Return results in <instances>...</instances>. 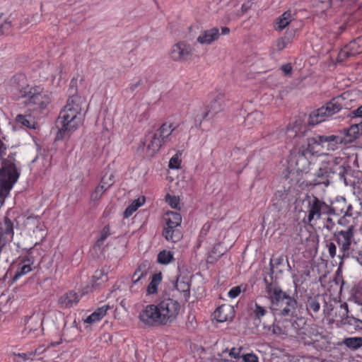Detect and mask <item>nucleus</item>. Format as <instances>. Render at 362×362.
I'll return each mask as SVG.
<instances>
[{"label": "nucleus", "instance_id": "53", "mask_svg": "<svg viewBox=\"0 0 362 362\" xmlns=\"http://www.w3.org/2000/svg\"><path fill=\"white\" fill-rule=\"evenodd\" d=\"M244 362H258V358L255 354H247L243 356Z\"/></svg>", "mask_w": 362, "mask_h": 362}, {"label": "nucleus", "instance_id": "39", "mask_svg": "<svg viewBox=\"0 0 362 362\" xmlns=\"http://www.w3.org/2000/svg\"><path fill=\"white\" fill-rule=\"evenodd\" d=\"M251 309L255 318L259 320L262 317L264 316L267 312L264 307H262L257 303H255L254 307H252Z\"/></svg>", "mask_w": 362, "mask_h": 362}, {"label": "nucleus", "instance_id": "13", "mask_svg": "<svg viewBox=\"0 0 362 362\" xmlns=\"http://www.w3.org/2000/svg\"><path fill=\"white\" fill-rule=\"evenodd\" d=\"M170 59L175 62H185L191 59L192 49L191 45L185 41L173 45L169 53Z\"/></svg>", "mask_w": 362, "mask_h": 362}, {"label": "nucleus", "instance_id": "17", "mask_svg": "<svg viewBox=\"0 0 362 362\" xmlns=\"http://www.w3.org/2000/svg\"><path fill=\"white\" fill-rule=\"evenodd\" d=\"M214 317L218 322L231 320L234 317L233 308L228 305H222L214 311Z\"/></svg>", "mask_w": 362, "mask_h": 362}, {"label": "nucleus", "instance_id": "55", "mask_svg": "<svg viewBox=\"0 0 362 362\" xmlns=\"http://www.w3.org/2000/svg\"><path fill=\"white\" fill-rule=\"evenodd\" d=\"M334 226V222L332 218L330 217H327L326 219V222L324 225V228H325L328 231H332Z\"/></svg>", "mask_w": 362, "mask_h": 362}, {"label": "nucleus", "instance_id": "64", "mask_svg": "<svg viewBox=\"0 0 362 362\" xmlns=\"http://www.w3.org/2000/svg\"><path fill=\"white\" fill-rule=\"evenodd\" d=\"M251 6H252V3H250V1H247L245 4H243L241 7L242 13H244L247 12L251 8Z\"/></svg>", "mask_w": 362, "mask_h": 362}, {"label": "nucleus", "instance_id": "45", "mask_svg": "<svg viewBox=\"0 0 362 362\" xmlns=\"http://www.w3.org/2000/svg\"><path fill=\"white\" fill-rule=\"evenodd\" d=\"M166 201L172 208L177 209L180 203V199L178 197L167 194Z\"/></svg>", "mask_w": 362, "mask_h": 362}, {"label": "nucleus", "instance_id": "2", "mask_svg": "<svg viewBox=\"0 0 362 362\" xmlns=\"http://www.w3.org/2000/svg\"><path fill=\"white\" fill-rule=\"evenodd\" d=\"M293 161L295 163V169L290 171L285 176L286 179H290L291 182L301 189L310 185L320 184L326 186L329 185L328 180H318L316 175L315 178L312 177V175L309 171L310 163L303 151L298 152L294 156Z\"/></svg>", "mask_w": 362, "mask_h": 362}, {"label": "nucleus", "instance_id": "41", "mask_svg": "<svg viewBox=\"0 0 362 362\" xmlns=\"http://www.w3.org/2000/svg\"><path fill=\"white\" fill-rule=\"evenodd\" d=\"M151 263L147 261H143L136 268V271L140 273L143 276H146L148 269H150Z\"/></svg>", "mask_w": 362, "mask_h": 362}, {"label": "nucleus", "instance_id": "61", "mask_svg": "<svg viewBox=\"0 0 362 362\" xmlns=\"http://www.w3.org/2000/svg\"><path fill=\"white\" fill-rule=\"evenodd\" d=\"M103 276L104 272L103 270H96L93 276V281H96L98 280H103Z\"/></svg>", "mask_w": 362, "mask_h": 362}, {"label": "nucleus", "instance_id": "28", "mask_svg": "<svg viewBox=\"0 0 362 362\" xmlns=\"http://www.w3.org/2000/svg\"><path fill=\"white\" fill-rule=\"evenodd\" d=\"M162 280L161 273L154 274L152 276L151 282L148 284L146 292L148 295L156 294L158 292V286L160 284Z\"/></svg>", "mask_w": 362, "mask_h": 362}, {"label": "nucleus", "instance_id": "3", "mask_svg": "<svg viewBox=\"0 0 362 362\" xmlns=\"http://www.w3.org/2000/svg\"><path fill=\"white\" fill-rule=\"evenodd\" d=\"M349 171H351V167L344 158L331 157L327 161L322 163L315 175L318 180H328L329 184L334 180H339L348 185L346 175Z\"/></svg>", "mask_w": 362, "mask_h": 362}, {"label": "nucleus", "instance_id": "4", "mask_svg": "<svg viewBox=\"0 0 362 362\" xmlns=\"http://www.w3.org/2000/svg\"><path fill=\"white\" fill-rule=\"evenodd\" d=\"M268 294L274 310L279 312V315L292 318L297 317L298 301L295 298L278 287L269 288Z\"/></svg>", "mask_w": 362, "mask_h": 362}, {"label": "nucleus", "instance_id": "5", "mask_svg": "<svg viewBox=\"0 0 362 362\" xmlns=\"http://www.w3.org/2000/svg\"><path fill=\"white\" fill-rule=\"evenodd\" d=\"M20 173L16 168L14 158L12 156L2 162L0 168V206L4 202L13 185L17 182Z\"/></svg>", "mask_w": 362, "mask_h": 362}, {"label": "nucleus", "instance_id": "7", "mask_svg": "<svg viewBox=\"0 0 362 362\" xmlns=\"http://www.w3.org/2000/svg\"><path fill=\"white\" fill-rule=\"evenodd\" d=\"M19 97L26 98L25 105L34 110H43L51 101L50 94L40 87H30L29 85L19 89Z\"/></svg>", "mask_w": 362, "mask_h": 362}, {"label": "nucleus", "instance_id": "56", "mask_svg": "<svg viewBox=\"0 0 362 362\" xmlns=\"http://www.w3.org/2000/svg\"><path fill=\"white\" fill-rule=\"evenodd\" d=\"M143 277L144 276L140 273L135 270L132 276V281H133L134 284H139V282Z\"/></svg>", "mask_w": 362, "mask_h": 362}, {"label": "nucleus", "instance_id": "43", "mask_svg": "<svg viewBox=\"0 0 362 362\" xmlns=\"http://www.w3.org/2000/svg\"><path fill=\"white\" fill-rule=\"evenodd\" d=\"M339 205H342L344 208H346L345 217L346 216H351L353 207L351 204H348L344 198L339 199Z\"/></svg>", "mask_w": 362, "mask_h": 362}, {"label": "nucleus", "instance_id": "37", "mask_svg": "<svg viewBox=\"0 0 362 362\" xmlns=\"http://www.w3.org/2000/svg\"><path fill=\"white\" fill-rule=\"evenodd\" d=\"M293 37V33H291V35H286L283 37H281L276 40V46L277 47L278 51L283 50L286 45L291 42V38Z\"/></svg>", "mask_w": 362, "mask_h": 362}, {"label": "nucleus", "instance_id": "52", "mask_svg": "<svg viewBox=\"0 0 362 362\" xmlns=\"http://www.w3.org/2000/svg\"><path fill=\"white\" fill-rule=\"evenodd\" d=\"M348 115L352 119L356 117H362V105L357 109L350 112Z\"/></svg>", "mask_w": 362, "mask_h": 362}, {"label": "nucleus", "instance_id": "10", "mask_svg": "<svg viewBox=\"0 0 362 362\" xmlns=\"http://www.w3.org/2000/svg\"><path fill=\"white\" fill-rule=\"evenodd\" d=\"M342 136L334 134H315L307 139V151L311 154L320 152L321 150L334 151L338 146L344 143Z\"/></svg>", "mask_w": 362, "mask_h": 362}, {"label": "nucleus", "instance_id": "6", "mask_svg": "<svg viewBox=\"0 0 362 362\" xmlns=\"http://www.w3.org/2000/svg\"><path fill=\"white\" fill-rule=\"evenodd\" d=\"M304 212L306 216L303 218L305 223L312 225L313 221L321 218L322 215H330V211H334L331 206L316 196L307 194L302 201Z\"/></svg>", "mask_w": 362, "mask_h": 362}, {"label": "nucleus", "instance_id": "35", "mask_svg": "<svg viewBox=\"0 0 362 362\" xmlns=\"http://www.w3.org/2000/svg\"><path fill=\"white\" fill-rule=\"evenodd\" d=\"M2 15H0V35L8 34L11 31V23L7 19H1Z\"/></svg>", "mask_w": 362, "mask_h": 362}, {"label": "nucleus", "instance_id": "42", "mask_svg": "<svg viewBox=\"0 0 362 362\" xmlns=\"http://www.w3.org/2000/svg\"><path fill=\"white\" fill-rule=\"evenodd\" d=\"M110 227L109 226H105L102 232L100 238L97 240L95 243V246L100 247L103 244L105 240L110 235Z\"/></svg>", "mask_w": 362, "mask_h": 362}, {"label": "nucleus", "instance_id": "31", "mask_svg": "<svg viewBox=\"0 0 362 362\" xmlns=\"http://www.w3.org/2000/svg\"><path fill=\"white\" fill-rule=\"evenodd\" d=\"M331 209H334V211H330V215H337L339 216L341 214H344V216L340 218L338 221V223L339 225L344 226L345 224V212H346V208H344L342 205H339V199L337 200L335 203L333 204V205H330Z\"/></svg>", "mask_w": 362, "mask_h": 362}, {"label": "nucleus", "instance_id": "22", "mask_svg": "<svg viewBox=\"0 0 362 362\" xmlns=\"http://www.w3.org/2000/svg\"><path fill=\"white\" fill-rule=\"evenodd\" d=\"M168 218H165L166 227L170 228H177L182 222L181 215L175 211H168L166 213Z\"/></svg>", "mask_w": 362, "mask_h": 362}, {"label": "nucleus", "instance_id": "14", "mask_svg": "<svg viewBox=\"0 0 362 362\" xmlns=\"http://www.w3.org/2000/svg\"><path fill=\"white\" fill-rule=\"evenodd\" d=\"M42 318L38 314L30 316L25 323V329L23 331L24 337L34 339L42 334Z\"/></svg>", "mask_w": 362, "mask_h": 362}, {"label": "nucleus", "instance_id": "33", "mask_svg": "<svg viewBox=\"0 0 362 362\" xmlns=\"http://www.w3.org/2000/svg\"><path fill=\"white\" fill-rule=\"evenodd\" d=\"M144 203V198H138L135 199L124 211V218H129L132 214L137 210Z\"/></svg>", "mask_w": 362, "mask_h": 362}, {"label": "nucleus", "instance_id": "26", "mask_svg": "<svg viewBox=\"0 0 362 362\" xmlns=\"http://www.w3.org/2000/svg\"><path fill=\"white\" fill-rule=\"evenodd\" d=\"M109 305H103L98 308L95 312H93L86 318V322L93 323L100 320L102 317H103L105 315L107 310L109 309Z\"/></svg>", "mask_w": 362, "mask_h": 362}, {"label": "nucleus", "instance_id": "32", "mask_svg": "<svg viewBox=\"0 0 362 362\" xmlns=\"http://www.w3.org/2000/svg\"><path fill=\"white\" fill-rule=\"evenodd\" d=\"M292 16L289 11L284 12L279 18L276 22L277 28L276 30L279 31L284 29L292 21Z\"/></svg>", "mask_w": 362, "mask_h": 362}, {"label": "nucleus", "instance_id": "57", "mask_svg": "<svg viewBox=\"0 0 362 362\" xmlns=\"http://www.w3.org/2000/svg\"><path fill=\"white\" fill-rule=\"evenodd\" d=\"M143 83V81L141 79H139L137 80L136 81L134 82V83H132L129 84V88L128 89L131 91V92H133L134 91L136 88H138L140 86H141Z\"/></svg>", "mask_w": 362, "mask_h": 362}, {"label": "nucleus", "instance_id": "34", "mask_svg": "<svg viewBox=\"0 0 362 362\" xmlns=\"http://www.w3.org/2000/svg\"><path fill=\"white\" fill-rule=\"evenodd\" d=\"M344 344L349 348L356 349L362 346V337H349L344 340Z\"/></svg>", "mask_w": 362, "mask_h": 362}, {"label": "nucleus", "instance_id": "19", "mask_svg": "<svg viewBox=\"0 0 362 362\" xmlns=\"http://www.w3.org/2000/svg\"><path fill=\"white\" fill-rule=\"evenodd\" d=\"M79 300L78 296L76 293L70 291L64 294L59 299V302L64 308H70L76 304Z\"/></svg>", "mask_w": 362, "mask_h": 362}, {"label": "nucleus", "instance_id": "59", "mask_svg": "<svg viewBox=\"0 0 362 362\" xmlns=\"http://www.w3.org/2000/svg\"><path fill=\"white\" fill-rule=\"evenodd\" d=\"M187 326L188 328L195 329L197 327V322L195 320V316H189L188 321L187 322Z\"/></svg>", "mask_w": 362, "mask_h": 362}, {"label": "nucleus", "instance_id": "38", "mask_svg": "<svg viewBox=\"0 0 362 362\" xmlns=\"http://www.w3.org/2000/svg\"><path fill=\"white\" fill-rule=\"evenodd\" d=\"M114 184V175L112 173L105 174L101 180L100 185L103 186L105 189H107Z\"/></svg>", "mask_w": 362, "mask_h": 362}, {"label": "nucleus", "instance_id": "62", "mask_svg": "<svg viewBox=\"0 0 362 362\" xmlns=\"http://www.w3.org/2000/svg\"><path fill=\"white\" fill-rule=\"evenodd\" d=\"M35 354L33 352H28V353H22L18 354V356L21 358L23 361H25L31 358Z\"/></svg>", "mask_w": 362, "mask_h": 362}, {"label": "nucleus", "instance_id": "27", "mask_svg": "<svg viewBox=\"0 0 362 362\" xmlns=\"http://www.w3.org/2000/svg\"><path fill=\"white\" fill-rule=\"evenodd\" d=\"M268 329L273 334L278 337L281 335H288L290 331L288 326H284V325L282 324V321H279L276 324H273L269 326Z\"/></svg>", "mask_w": 362, "mask_h": 362}, {"label": "nucleus", "instance_id": "20", "mask_svg": "<svg viewBox=\"0 0 362 362\" xmlns=\"http://www.w3.org/2000/svg\"><path fill=\"white\" fill-rule=\"evenodd\" d=\"M163 235L167 240H170L173 243L179 241L182 238L181 231L177 228H170L169 227H165L163 230Z\"/></svg>", "mask_w": 362, "mask_h": 362}, {"label": "nucleus", "instance_id": "36", "mask_svg": "<svg viewBox=\"0 0 362 362\" xmlns=\"http://www.w3.org/2000/svg\"><path fill=\"white\" fill-rule=\"evenodd\" d=\"M173 259V254L170 251L163 250L158 255V262L160 264H168Z\"/></svg>", "mask_w": 362, "mask_h": 362}, {"label": "nucleus", "instance_id": "46", "mask_svg": "<svg viewBox=\"0 0 362 362\" xmlns=\"http://www.w3.org/2000/svg\"><path fill=\"white\" fill-rule=\"evenodd\" d=\"M31 271V267L29 264H24L21 268L20 270L16 272L15 276H13V280H16L19 276L24 275Z\"/></svg>", "mask_w": 362, "mask_h": 362}, {"label": "nucleus", "instance_id": "8", "mask_svg": "<svg viewBox=\"0 0 362 362\" xmlns=\"http://www.w3.org/2000/svg\"><path fill=\"white\" fill-rule=\"evenodd\" d=\"M356 232L355 225L351 224L336 230L333 233V240L339 247L340 254L337 256L339 259V269H340L344 264V260L349 258L351 254V246L354 242V234Z\"/></svg>", "mask_w": 362, "mask_h": 362}, {"label": "nucleus", "instance_id": "25", "mask_svg": "<svg viewBox=\"0 0 362 362\" xmlns=\"http://www.w3.org/2000/svg\"><path fill=\"white\" fill-rule=\"evenodd\" d=\"M290 323V326H288V329H290L289 334L288 335H293L295 334H298V331L300 329V322H303V324H305L302 318H298L297 317H293L291 320H282V324L284 323Z\"/></svg>", "mask_w": 362, "mask_h": 362}, {"label": "nucleus", "instance_id": "51", "mask_svg": "<svg viewBox=\"0 0 362 362\" xmlns=\"http://www.w3.org/2000/svg\"><path fill=\"white\" fill-rule=\"evenodd\" d=\"M262 119V114L260 112L255 111L252 113L249 114L247 117V121H251L252 119H257L258 121H261Z\"/></svg>", "mask_w": 362, "mask_h": 362}, {"label": "nucleus", "instance_id": "48", "mask_svg": "<svg viewBox=\"0 0 362 362\" xmlns=\"http://www.w3.org/2000/svg\"><path fill=\"white\" fill-rule=\"evenodd\" d=\"M181 160L179 159L178 155L175 154L173 156L169 161V168L172 169L180 168Z\"/></svg>", "mask_w": 362, "mask_h": 362}, {"label": "nucleus", "instance_id": "63", "mask_svg": "<svg viewBox=\"0 0 362 362\" xmlns=\"http://www.w3.org/2000/svg\"><path fill=\"white\" fill-rule=\"evenodd\" d=\"M281 69L286 75H288L292 71V66L290 64H287L283 65L281 66Z\"/></svg>", "mask_w": 362, "mask_h": 362}, {"label": "nucleus", "instance_id": "1", "mask_svg": "<svg viewBox=\"0 0 362 362\" xmlns=\"http://www.w3.org/2000/svg\"><path fill=\"white\" fill-rule=\"evenodd\" d=\"M84 104L85 100L77 95H73L68 99L57 122V125H61L56 136L57 140L69 137L81 124L82 105Z\"/></svg>", "mask_w": 362, "mask_h": 362}, {"label": "nucleus", "instance_id": "54", "mask_svg": "<svg viewBox=\"0 0 362 362\" xmlns=\"http://www.w3.org/2000/svg\"><path fill=\"white\" fill-rule=\"evenodd\" d=\"M240 286L233 287L228 292V296L231 298H235L240 293Z\"/></svg>", "mask_w": 362, "mask_h": 362}, {"label": "nucleus", "instance_id": "24", "mask_svg": "<svg viewBox=\"0 0 362 362\" xmlns=\"http://www.w3.org/2000/svg\"><path fill=\"white\" fill-rule=\"evenodd\" d=\"M345 132V137H343L344 139V143H351L357 139L360 134V131L358 129V125L353 124L348 129H344Z\"/></svg>", "mask_w": 362, "mask_h": 362}, {"label": "nucleus", "instance_id": "50", "mask_svg": "<svg viewBox=\"0 0 362 362\" xmlns=\"http://www.w3.org/2000/svg\"><path fill=\"white\" fill-rule=\"evenodd\" d=\"M295 125L294 124H288L286 127V134L291 138L294 137L297 134V129H295Z\"/></svg>", "mask_w": 362, "mask_h": 362}, {"label": "nucleus", "instance_id": "9", "mask_svg": "<svg viewBox=\"0 0 362 362\" xmlns=\"http://www.w3.org/2000/svg\"><path fill=\"white\" fill-rule=\"evenodd\" d=\"M346 93H343L336 98H332L327 103L325 106L313 111L310 115L309 124L312 125L317 124L328 117L339 112L343 109H347V104L345 102Z\"/></svg>", "mask_w": 362, "mask_h": 362}, {"label": "nucleus", "instance_id": "49", "mask_svg": "<svg viewBox=\"0 0 362 362\" xmlns=\"http://www.w3.org/2000/svg\"><path fill=\"white\" fill-rule=\"evenodd\" d=\"M349 57H352V54H351V52H349V49H347V47L346 46L338 54L337 60L339 62H342V61L345 60L346 59L349 58Z\"/></svg>", "mask_w": 362, "mask_h": 362}, {"label": "nucleus", "instance_id": "15", "mask_svg": "<svg viewBox=\"0 0 362 362\" xmlns=\"http://www.w3.org/2000/svg\"><path fill=\"white\" fill-rule=\"evenodd\" d=\"M163 144H165L164 141L156 132L146 135L144 142V144L146 145L147 152L151 156L156 153Z\"/></svg>", "mask_w": 362, "mask_h": 362}, {"label": "nucleus", "instance_id": "11", "mask_svg": "<svg viewBox=\"0 0 362 362\" xmlns=\"http://www.w3.org/2000/svg\"><path fill=\"white\" fill-rule=\"evenodd\" d=\"M139 319L148 325H165L159 303L148 305L139 314Z\"/></svg>", "mask_w": 362, "mask_h": 362}, {"label": "nucleus", "instance_id": "58", "mask_svg": "<svg viewBox=\"0 0 362 362\" xmlns=\"http://www.w3.org/2000/svg\"><path fill=\"white\" fill-rule=\"evenodd\" d=\"M4 224H5V227H6L5 233L6 234H8V233H11L13 231V223H12V222L8 218H5Z\"/></svg>", "mask_w": 362, "mask_h": 362}, {"label": "nucleus", "instance_id": "18", "mask_svg": "<svg viewBox=\"0 0 362 362\" xmlns=\"http://www.w3.org/2000/svg\"><path fill=\"white\" fill-rule=\"evenodd\" d=\"M322 301H323V297L320 294L307 296L305 307L308 313L311 316L318 313L320 310Z\"/></svg>", "mask_w": 362, "mask_h": 362}, {"label": "nucleus", "instance_id": "23", "mask_svg": "<svg viewBox=\"0 0 362 362\" xmlns=\"http://www.w3.org/2000/svg\"><path fill=\"white\" fill-rule=\"evenodd\" d=\"M174 131L175 127H173L171 123L165 122L156 131V132L163 139L164 143H165Z\"/></svg>", "mask_w": 362, "mask_h": 362}, {"label": "nucleus", "instance_id": "12", "mask_svg": "<svg viewBox=\"0 0 362 362\" xmlns=\"http://www.w3.org/2000/svg\"><path fill=\"white\" fill-rule=\"evenodd\" d=\"M159 305L165 325L171 323L177 318L180 310V305L177 300L167 298L160 301Z\"/></svg>", "mask_w": 362, "mask_h": 362}, {"label": "nucleus", "instance_id": "21", "mask_svg": "<svg viewBox=\"0 0 362 362\" xmlns=\"http://www.w3.org/2000/svg\"><path fill=\"white\" fill-rule=\"evenodd\" d=\"M174 286L178 291L184 293L185 298L189 296L190 284L185 277L177 276Z\"/></svg>", "mask_w": 362, "mask_h": 362}, {"label": "nucleus", "instance_id": "44", "mask_svg": "<svg viewBox=\"0 0 362 362\" xmlns=\"http://www.w3.org/2000/svg\"><path fill=\"white\" fill-rule=\"evenodd\" d=\"M221 110V103L218 102L217 98H215L209 105V110L206 113L211 112L212 114H216Z\"/></svg>", "mask_w": 362, "mask_h": 362}, {"label": "nucleus", "instance_id": "47", "mask_svg": "<svg viewBox=\"0 0 362 362\" xmlns=\"http://www.w3.org/2000/svg\"><path fill=\"white\" fill-rule=\"evenodd\" d=\"M330 258L334 259L337 256V246L334 243L329 242L326 244Z\"/></svg>", "mask_w": 362, "mask_h": 362}, {"label": "nucleus", "instance_id": "29", "mask_svg": "<svg viewBox=\"0 0 362 362\" xmlns=\"http://www.w3.org/2000/svg\"><path fill=\"white\" fill-rule=\"evenodd\" d=\"M346 47L352 56H356L362 53V37H358L354 40L350 42Z\"/></svg>", "mask_w": 362, "mask_h": 362}, {"label": "nucleus", "instance_id": "40", "mask_svg": "<svg viewBox=\"0 0 362 362\" xmlns=\"http://www.w3.org/2000/svg\"><path fill=\"white\" fill-rule=\"evenodd\" d=\"M107 189H105L103 186L98 185L96 187L95 190L93 192L90 196L91 201L93 202H97L98 201L100 197H102L103 194L106 191Z\"/></svg>", "mask_w": 362, "mask_h": 362}, {"label": "nucleus", "instance_id": "60", "mask_svg": "<svg viewBox=\"0 0 362 362\" xmlns=\"http://www.w3.org/2000/svg\"><path fill=\"white\" fill-rule=\"evenodd\" d=\"M241 351V349H235L233 348L228 351V355L234 358H238L240 357V354Z\"/></svg>", "mask_w": 362, "mask_h": 362}, {"label": "nucleus", "instance_id": "30", "mask_svg": "<svg viewBox=\"0 0 362 362\" xmlns=\"http://www.w3.org/2000/svg\"><path fill=\"white\" fill-rule=\"evenodd\" d=\"M16 121L29 129H35V122L31 115H18Z\"/></svg>", "mask_w": 362, "mask_h": 362}, {"label": "nucleus", "instance_id": "16", "mask_svg": "<svg viewBox=\"0 0 362 362\" xmlns=\"http://www.w3.org/2000/svg\"><path fill=\"white\" fill-rule=\"evenodd\" d=\"M220 36L218 28H211L201 32L197 38V42L201 45H211L218 40Z\"/></svg>", "mask_w": 362, "mask_h": 362}]
</instances>
